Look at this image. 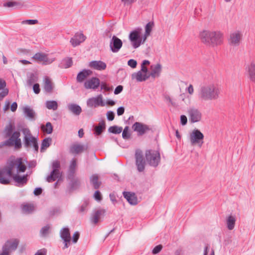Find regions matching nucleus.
Returning <instances> with one entry per match:
<instances>
[{
  "instance_id": "1",
  "label": "nucleus",
  "mask_w": 255,
  "mask_h": 255,
  "mask_svg": "<svg viewBox=\"0 0 255 255\" xmlns=\"http://www.w3.org/2000/svg\"><path fill=\"white\" fill-rule=\"evenodd\" d=\"M199 38L202 43L213 47L221 45L224 41V34L220 31L203 30L200 32Z\"/></svg>"
},
{
  "instance_id": "2",
  "label": "nucleus",
  "mask_w": 255,
  "mask_h": 255,
  "mask_svg": "<svg viewBox=\"0 0 255 255\" xmlns=\"http://www.w3.org/2000/svg\"><path fill=\"white\" fill-rule=\"evenodd\" d=\"M220 93L219 87L216 85L205 84L200 87L198 98L201 101L215 100L219 98Z\"/></svg>"
},
{
  "instance_id": "3",
  "label": "nucleus",
  "mask_w": 255,
  "mask_h": 255,
  "mask_svg": "<svg viewBox=\"0 0 255 255\" xmlns=\"http://www.w3.org/2000/svg\"><path fill=\"white\" fill-rule=\"evenodd\" d=\"M11 165L7 161L6 165L0 168V183L7 185L10 183L13 176V170Z\"/></svg>"
},
{
  "instance_id": "4",
  "label": "nucleus",
  "mask_w": 255,
  "mask_h": 255,
  "mask_svg": "<svg viewBox=\"0 0 255 255\" xmlns=\"http://www.w3.org/2000/svg\"><path fill=\"white\" fill-rule=\"evenodd\" d=\"M145 156L148 164L152 167H157L160 162V155L158 151L148 149L145 151Z\"/></svg>"
},
{
  "instance_id": "5",
  "label": "nucleus",
  "mask_w": 255,
  "mask_h": 255,
  "mask_svg": "<svg viewBox=\"0 0 255 255\" xmlns=\"http://www.w3.org/2000/svg\"><path fill=\"white\" fill-rule=\"evenodd\" d=\"M142 30L141 27H137L131 31L129 34V39L134 49L138 48L142 43V38L141 37Z\"/></svg>"
},
{
  "instance_id": "6",
  "label": "nucleus",
  "mask_w": 255,
  "mask_h": 255,
  "mask_svg": "<svg viewBox=\"0 0 255 255\" xmlns=\"http://www.w3.org/2000/svg\"><path fill=\"white\" fill-rule=\"evenodd\" d=\"M19 243V241L17 239L7 240L2 246V252L0 253V255H9V252L16 250Z\"/></svg>"
},
{
  "instance_id": "7",
  "label": "nucleus",
  "mask_w": 255,
  "mask_h": 255,
  "mask_svg": "<svg viewBox=\"0 0 255 255\" xmlns=\"http://www.w3.org/2000/svg\"><path fill=\"white\" fill-rule=\"evenodd\" d=\"M204 134L199 129H194L190 134L191 145H197L199 147H201L204 143Z\"/></svg>"
},
{
  "instance_id": "8",
  "label": "nucleus",
  "mask_w": 255,
  "mask_h": 255,
  "mask_svg": "<svg viewBox=\"0 0 255 255\" xmlns=\"http://www.w3.org/2000/svg\"><path fill=\"white\" fill-rule=\"evenodd\" d=\"M9 165H12V169L14 171L15 168L17 169V173L18 172H24L26 169V167L23 162L22 158L21 157L16 159H10L7 160Z\"/></svg>"
},
{
  "instance_id": "9",
  "label": "nucleus",
  "mask_w": 255,
  "mask_h": 255,
  "mask_svg": "<svg viewBox=\"0 0 255 255\" xmlns=\"http://www.w3.org/2000/svg\"><path fill=\"white\" fill-rule=\"evenodd\" d=\"M135 165L138 172H141L144 170L146 164L142 152L140 150H136L135 153Z\"/></svg>"
},
{
  "instance_id": "10",
  "label": "nucleus",
  "mask_w": 255,
  "mask_h": 255,
  "mask_svg": "<svg viewBox=\"0 0 255 255\" xmlns=\"http://www.w3.org/2000/svg\"><path fill=\"white\" fill-rule=\"evenodd\" d=\"M22 132L24 135L23 138L24 145L25 147H30L37 140L36 137H34L28 128H23Z\"/></svg>"
},
{
  "instance_id": "11",
  "label": "nucleus",
  "mask_w": 255,
  "mask_h": 255,
  "mask_svg": "<svg viewBox=\"0 0 255 255\" xmlns=\"http://www.w3.org/2000/svg\"><path fill=\"white\" fill-rule=\"evenodd\" d=\"M189 121L191 123L199 122L202 118V113L197 109L190 108L188 110Z\"/></svg>"
},
{
  "instance_id": "12",
  "label": "nucleus",
  "mask_w": 255,
  "mask_h": 255,
  "mask_svg": "<svg viewBox=\"0 0 255 255\" xmlns=\"http://www.w3.org/2000/svg\"><path fill=\"white\" fill-rule=\"evenodd\" d=\"M87 106L90 108L104 106L105 103L103 100V96L101 94L96 97H93L88 99L87 101Z\"/></svg>"
},
{
  "instance_id": "13",
  "label": "nucleus",
  "mask_w": 255,
  "mask_h": 255,
  "mask_svg": "<svg viewBox=\"0 0 255 255\" xmlns=\"http://www.w3.org/2000/svg\"><path fill=\"white\" fill-rule=\"evenodd\" d=\"M122 45V41L116 36L114 35L110 42V50L114 53L118 52Z\"/></svg>"
},
{
  "instance_id": "14",
  "label": "nucleus",
  "mask_w": 255,
  "mask_h": 255,
  "mask_svg": "<svg viewBox=\"0 0 255 255\" xmlns=\"http://www.w3.org/2000/svg\"><path fill=\"white\" fill-rule=\"evenodd\" d=\"M88 146L78 143L71 144L69 147V152L72 154H79L86 150Z\"/></svg>"
},
{
  "instance_id": "15",
  "label": "nucleus",
  "mask_w": 255,
  "mask_h": 255,
  "mask_svg": "<svg viewBox=\"0 0 255 255\" xmlns=\"http://www.w3.org/2000/svg\"><path fill=\"white\" fill-rule=\"evenodd\" d=\"M100 85V79L97 77H92L86 80L84 83V87L86 89L96 90Z\"/></svg>"
},
{
  "instance_id": "16",
  "label": "nucleus",
  "mask_w": 255,
  "mask_h": 255,
  "mask_svg": "<svg viewBox=\"0 0 255 255\" xmlns=\"http://www.w3.org/2000/svg\"><path fill=\"white\" fill-rule=\"evenodd\" d=\"M242 37V35L239 31L231 33L229 39L230 44L235 46L239 45Z\"/></svg>"
},
{
  "instance_id": "17",
  "label": "nucleus",
  "mask_w": 255,
  "mask_h": 255,
  "mask_svg": "<svg viewBox=\"0 0 255 255\" xmlns=\"http://www.w3.org/2000/svg\"><path fill=\"white\" fill-rule=\"evenodd\" d=\"M33 58L40 62H43V64L48 65L55 61V58L49 59L47 55L42 53H37L34 55Z\"/></svg>"
},
{
  "instance_id": "18",
  "label": "nucleus",
  "mask_w": 255,
  "mask_h": 255,
  "mask_svg": "<svg viewBox=\"0 0 255 255\" xmlns=\"http://www.w3.org/2000/svg\"><path fill=\"white\" fill-rule=\"evenodd\" d=\"M246 71L250 81L255 83V63L252 61L248 65L246 68Z\"/></svg>"
},
{
  "instance_id": "19",
  "label": "nucleus",
  "mask_w": 255,
  "mask_h": 255,
  "mask_svg": "<svg viewBox=\"0 0 255 255\" xmlns=\"http://www.w3.org/2000/svg\"><path fill=\"white\" fill-rule=\"evenodd\" d=\"M132 128L134 131L137 132L138 135H139L144 134L147 130H149V128L148 126L139 122H135L133 125Z\"/></svg>"
},
{
  "instance_id": "20",
  "label": "nucleus",
  "mask_w": 255,
  "mask_h": 255,
  "mask_svg": "<svg viewBox=\"0 0 255 255\" xmlns=\"http://www.w3.org/2000/svg\"><path fill=\"white\" fill-rule=\"evenodd\" d=\"M20 136V132L15 131L13 132L12 136L9 138L11 139L10 142L12 143V146L14 145L16 149H19L21 147V139L19 138Z\"/></svg>"
},
{
  "instance_id": "21",
  "label": "nucleus",
  "mask_w": 255,
  "mask_h": 255,
  "mask_svg": "<svg viewBox=\"0 0 255 255\" xmlns=\"http://www.w3.org/2000/svg\"><path fill=\"white\" fill-rule=\"evenodd\" d=\"M89 66L95 70L102 71L106 69L107 64L102 61H92L89 63Z\"/></svg>"
},
{
  "instance_id": "22",
  "label": "nucleus",
  "mask_w": 255,
  "mask_h": 255,
  "mask_svg": "<svg viewBox=\"0 0 255 255\" xmlns=\"http://www.w3.org/2000/svg\"><path fill=\"white\" fill-rule=\"evenodd\" d=\"M86 36L83 33H76L70 40V42L73 46L75 47L84 42L86 39Z\"/></svg>"
},
{
  "instance_id": "23",
  "label": "nucleus",
  "mask_w": 255,
  "mask_h": 255,
  "mask_svg": "<svg viewBox=\"0 0 255 255\" xmlns=\"http://www.w3.org/2000/svg\"><path fill=\"white\" fill-rule=\"evenodd\" d=\"M123 195L130 204L134 205L137 204V199L134 193L124 191Z\"/></svg>"
},
{
  "instance_id": "24",
  "label": "nucleus",
  "mask_w": 255,
  "mask_h": 255,
  "mask_svg": "<svg viewBox=\"0 0 255 255\" xmlns=\"http://www.w3.org/2000/svg\"><path fill=\"white\" fill-rule=\"evenodd\" d=\"M106 212L104 209H98L95 210L92 215L91 221L94 224H96L99 222L100 218L104 216Z\"/></svg>"
},
{
  "instance_id": "25",
  "label": "nucleus",
  "mask_w": 255,
  "mask_h": 255,
  "mask_svg": "<svg viewBox=\"0 0 255 255\" xmlns=\"http://www.w3.org/2000/svg\"><path fill=\"white\" fill-rule=\"evenodd\" d=\"M12 179L16 183V185L17 186H22L25 185L27 182L26 175L21 176L17 173L13 174Z\"/></svg>"
},
{
  "instance_id": "26",
  "label": "nucleus",
  "mask_w": 255,
  "mask_h": 255,
  "mask_svg": "<svg viewBox=\"0 0 255 255\" xmlns=\"http://www.w3.org/2000/svg\"><path fill=\"white\" fill-rule=\"evenodd\" d=\"M151 72L148 74L149 77H151L153 78L158 77L161 72V65L160 64H157L155 65L151 66Z\"/></svg>"
},
{
  "instance_id": "27",
  "label": "nucleus",
  "mask_w": 255,
  "mask_h": 255,
  "mask_svg": "<svg viewBox=\"0 0 255 255\" xmlns=\"http://www.w3.org/2000/svg\"><path fill=\"white\" fill-rule=\"evenodd\" d=\"M92 74V71L90 70L84 69L80 71L77 75L76 80L77 82L82 83L88 76Z\"/></svg>"
},
{
  "instance_id": "28",
  "label": "nucleus",
  "mask_w": 255,
  "mask_h": 255,
  "mask_svg": "<svg viewBox=\"0 0 255 255\" xmlns=\"http://www.w3.org/2000/svg\"><path fill=\"white\" fill-rule=\"evenodd\" d=\"M132 79H135L138 82L145 81L149 78L148 74H144L141 71H138L137 72L134 73L131 75Z\"/></svg>"
},
{
  "instance_id": "29",
  "label": "nucleus",
  "mask_w": 255,
  "mask_h": 255,
  "mask_svg": "<svg viewBox=\"0 0 255 255\" xmlns=\"http://www.w3.org/2000/svg\"><path fill=\"white\" fill-rule=\"evenodd\" d=\"M44 89L48 93H51L53 91V84L51 79L47 76L44 78Z\"/></svg>"
},
{
  "instance_id": "30",
  "label": "nucleus",
  "mask_w": 255,
  "mask_h": 255,
  "mask_svg": "<svg viewBox=\"0 0 255 255\" xmlns=\"http://www.w3.org/2000/svg\"><path fill=\"white\" fill-rule=\"evenodd\" d=\"M68 108L71 112L76 116H79L82 112V109L80 106L75 104L68 105Z\"/></svg>"
},
{
  "instance_id": "31",
  "label": "nucleus",
  "mask_w": 255,
  "mask_h": 255,
  "mask_svg": "<svg viewBox=\"0 0 255 255\" xmlns=\"http://www.w3.org/2000/svg\"><path fill=\"white\" fill-rule=\"evenodd\" d=\"M106 124L104 121L100 122L98 125L94 128V133L97 135H100L105 129Z\"/></svg>"
},
{
  "instance_id": "32",
  "label": "nucleus",
  "mask_w": 255,
  "mask_h": 255,
  "mask_svg": "<svg viewBox=\"0 0 255 255\" xmlns=\"http://www.w3.org/2000/svg\"><path fill=\"white\" fill-rule=\"evenodd\" d=\"M90 182L95 189L99 188L101 182L99 181V176L97 174H93L90 177Z\"/></svg>"
},
{
  "instance_id": "33",
  "label": "nucleus",
  "mask_w": 255,
  "mask_h": 255,
  "mask_svg": "<svg viewBox=\"0 0 255 255\" xmlns=\"http://www.w3.org/2000/svg\"><path fill=\"white\" fill-rule=\"evenodd\" d=\"M60 174V171L56 170L55 169H52L50 174L48 175L46 178V181L48 182H52L55 181L58 177Z\"/></svg>"
},
{
  "instance_id": "34",
  "label": "nucleus",
  "mask_w": 255,
  "mask_h": 255,
  "mask_svg": "<svg viewBox=\"0 0 255 255\" xmlns=\"http://www.w3.org/2000/svg\"><path fill=\"white\" fill-rule=\"evenodd\" d=\"M71 180L69 183L70 189L71 190L77 189L80 186V181L78 178H74L72 176Z\"/></svg>"
},
{
  "instance_id": "35",
  "label": "nucleus",
  "mask_w": 255,
  "mask_h": 255,
  "mask_svg": "<svg viewBox=\"0 0 255 255\" xmlns=\"http://www.w3.org/2000/svg\"><path fill=\"white\" fill-rule=\"evenodd\" d=\"M236 218L234 216L230 215L227 218L226 224L227 227L229 230H232L235 228L236 223Z\"/></svg>"
},
{
  "instance_id": "36",
  "label": "nucleus",
  "mask_w": 255,
  "mask_h": 255,
  "mask_svg": "<svg viewBox=\"0 0 255 255\" xmlns=\"http://www.w3.org/2000/svg\"><path fill=\"white\" fill-rule=\"evenodd\" d=\"M60 237L62 239L66 242L71 240V236L69 229L68 228H64L60 231Z\"/></svg>"
},
{
  "instance_id": "37",
  "label": "nucleus",
  "mask_w": 255,
  "mask_h": 255,
  "mask_svg": "<svg viewBox=\"0 0 255 255\" xmlns=\"http://www.w3.org/2000/svg\"><path fill=\"white\" fill-rule=\"evenodd\" d=\"M14 126L11 124L9 123L8 125H7L4 129V137H10L13 134V130L14 129Z\"/></svg>"
},
{
  "instance_id": "38",
  "label": "nucleus",
  "mask_w": 255,
  "mask_h": 255,
  "mask_svg": "<svg viewBox=\"0 0 255 255\" xmlns=\"http://www.w3.org/2000/svg\"><path fill=\"white\" fill-rule=\"evenodd\" d=\"M73 64L71 58H66L62 60L61 63L59 65V67L61 68H68L70 67Z\"/></svg>"
},
{
  "instance_id": "39",
  "label": "nucleus",
  "mask_w": 255,
  "mask_h": 255,
  "mask_svg": "<svg viewBox=\"0 0 255 255\" xmlns=\"http://www.w3.org/2000/svg\"><path fill=\"white\" fill-rule=\"evenodd\" d=\"M77 166V160L75 158H73L71 161L70 165L69 168V178H71V176H74V174L75 172V168Z\"/></svg>"
},
{
  "instance_id": "40",
  "label": "nucleus",
  "mask_w": 255,
  "mask_h": 255,
  "mask_svg": "<svg viewBox=\"0 0 255 255\" xmlns=\"http://www.w3.org/2000/svg\"><path fill=\"white\" fill-rule=\"evenodd\" d=\"M52 142V138L50 137H47L44 138L41 143V152H43L47 147H49Z\"/></svg>"
},
{
  "instance_id": "41",
  "label": "nucleus",
  "mask_w": 255,
  "mask_h": 255,
  "mask_svg": "<svg viewBox=\"0 0 255 255\" xmlns=\"http://www.w3.org/2000/svg\"><path fill=\"white\" fill-rule=\"evenodd\" d=\"M46 107L49 110H53L55 111L58 108V104L55 101H47L46 102Z\"/></svg>"
},
{
  "instance_id": "42",
  "label": "nucleus",
  "mask_w": 255,
  "mask_h": 255,
  "mask_svg": "<svg viewBox=\"0 0 255 255\" xmlns=\"http://www.w3.org/2000/svg\"><path fill=\"white\" fill-rule=\"evenodd\" d=\"M51 227L49 225H47L42 227L40 231V236L42 237H46L50 233Z\"/></svg>"
},
{
  "instance_id": "43",
  "label": "nucleus",
  "mask_w": 255,
  "mask_h": 255,
  "mask_svg": "<svg viewBox=\"0 0 255 255\" xmlns=\"http://www.w3.org/2000/svg\"><path fill=\"white\" fill-rule=\"evenodd\" d=\"M123 130V128L117 126L110 127L108 129V131L114 134L120 133Z\"/></svg>"
},
{
  "instance_id": "44",
  "label": "nucleus",
  "mask_w": 255,
  "mask_h": 255,
  "mask_svg": "<svg viewBox=\"0 0 255 255\" xmlns=\"http://www.w3.org/2000/svg\"><path fill=\"white\" fill-rule=\"evenodd\" d=\"M34 209L33 205L30 204L23 205L22 207V211L25 213H30L34 210Z\"/></svg>"
},
{
  "instance_id": "45",
  "label": "nucleus",
  "mask_w": 255,
  "mask_h": 255,
  "mask_svg": "<svg viewBox=\"0 0 255 255\" xmlns=\"http://www.w3.org/2000/svg\"><path fill=\"white\" fill-rule=\"evenodd\" d=\"M41 128L45 132L48 134H50L53 131V126L50 122H47L46 124L45 127L42 126Z\"/></svg>"
},
{
  "instance_id": "46",
  "label": "nucleus",
  "mask_w": 255,
  "mask_h": 255,
  "mask_svg": "<svg viewBox=\"0 0 255 255\" xmlns=\"http://www.w3.org/2000/svg\"><path fill=\"white\" fill-rule=\"evenodd\" d=\"M24 113L27 117L30 119H33L35 116V113L33 110L29 107H26L23 109Z\"/></svg>"
},
{
  "instance_id": "47",
  "label": "nucleus",
  "mask_w": 255,
  "mask_h": 255,
  "mask_svg": "<svg viewBox=\"0 0 255 255\" xmlns=\"http://www.w3.org/2000/svg\"><path fill=\"white\" fill-rule=\"evenodd\" d=\"M3 6L7 7H16L20 5V3L17 1H9L3 3Z\"/></svg>"
},
{
  "instance_id": "48",
  "label": "nucleus",
  "mask_w": 255,
  "mask_h": 255,
  "mask_svg": "<svg viewBox=\"0 0 255 255\" xmlns=\"http://www.w3.org/2000/svg\"><path fill=\"white\" fill-rule=\"evenodd\" d=\"M154 25V23L153 22H148L145 27V33H146V35H149L150 34V32L152 31V29L153 27V26Z\"/></svg>"
},
{
  "instance_id": "49",
  "label": "nucleus",
  "mask_w": 255,
  "mask_h": 255,
  "mask_svg": "<svg viewBox=\"0 0 255 255\" xmlns=\"http://www.w3.org/2000/svg\"><path fill=\"white\" fill-rule=\"evenodd\" d=\"M37 80V77L34 75V74L32 73L30 74L29 78L27 81V84L31 86L33 84H34Z\"/></svg>"
},
{
  "instance_id": "50",
  "label": "nucleus",
  "mask_w": 255,
  "mask_h": 255,
  "mask_svg": "<svg viewBox=\"0 0 255 255\" xmlns=\"http://www.w3.org/2000/svg\"><path fill=\"white\" fill-rule=\"evenodd\" d=\"M128 127L126 126L123 130L122 136L125 139H128L130 137V134L128 132Z\"/></svg>"
},
{
  "instance_id": "51",
  "label": "nucleus",
  "mask_w": 255,
  "mask_h": 255,
  "mask_svg": "<svg viewBox=\"0 0 255 255\" xmlns=\"http://www.w3.org/2000/svg\"><path fill=\"white\" fill-rule=\"evenodd\" d=\"M11 139L8 138L4 141L1 142L0 143V148H2L4 146H11L12 143L10 142Z\"/></svg>"
},
{
  "instance_id": "52",
  "label": "nucleus",
  "mask_w": 255,
  "mask_h": 255,
  "mask_svg": "<svg viewBox=\"0 0 255 255\" xmlns=\"http://www.w3.org/2000/svg\"><path fill=\"white\" fill-rule=\"evenodd\" d=\"M52 169H55L56 170H59L60 167V163L58 160H55L53 162L52 165Z\"/></svg>"
},
{
  "instance_id": "53",
  "label": "nucleus",
  "mask_w": 255,
  "mask_h": 255,
  "mask_svg": "<svg viewBox=\"0 0 255 255\" xmlns=\"http://www.w3.org/2000/svg\"><path fill=\"white\" fill-rule=\"evenodd\" d=\"M162 249V246L159 245L155 246L152 250V253L153 254H157L159 253Z\"/></svg>"
},
{
  "instance_id": "54",
  "label": "nucleus",
  "mask_w": 255,
  "mask_h": 255,
  "mask_svg": "<svg viewBox=\"0 0 255 255\" xmlns=\"http://www.w3.org/2000/svg\"><path fill=\"white\" fill-rule=\"evenodd\" d=\"M107 117L108 120L112 121L114 120L115 118V113L113 111H108L107 113Z\"/></svg>"
},
{
  "instance_id": "55",
  "label": "nucleus",
  "mask_w": 255,
  "mask_h": 255,
  "mask_svg": "<svg viewBox=\"0 0 255 255\" xmlns=\"http://www.w3.org/2000/svg\"><path fill=\"white\" fill-rule=\"evenodd\" d=\"M95 199L97 201H100L102 199V195L100 192L98 190L96 191L94 195Z\"/></svg>"
},
{
  "instance_id": "56",
  "label": "nucleus",
  "mask_w": 255,
  "mask_h": 255,
  "mask_svg": "<svg viewBox=\"0 0 255 255\" xmlns=\"http://www.w3.org/2000/svg\"><path fill=\"white\" fill-rule=\"evenodd\" d=\"M23 24H28L29 25H33L38 23V20L36 19H28L26 20L23 21L22 22Z\"/></svg>"
},
{
  "instance_id": "57",
  "label": "nucleus",
  "mask_w": 255,
  "mask_h": 255,
  "mask_svg": "<svg viewBox=\"0 0 255 255\" xmlns=\"http://www.w3.org/2000/svg\"><path fill=\"white\" fill-rule=\"evenodd\" d=\"M128 64L130 67L134 68L136 67L137 62L134 59H130L128 61Z\"/></svg>"
},
{
  "instance_id": "58",
  "label": "nucleus",
  "mask_w": 255,
  "mask_h": 255,
  "mask_svg": "<svg viewBox=\"0 0 255 255\" xmlns=\"http://www.w3.org/2000/svg\"><path fill=\"white\" fill-rule=\"evenodd\" d=\"M80 237V233L78 232H76L74 234L72 237V242L73 243H76L79 238Z\"/></svg>"
},
{
  "instance_id": "59",
  "label": "nucleus",
  "mask_w": 255,
  "mask_h": 255,
  "mask_svg": "<svg viewBox=\"0 0 255 255\" xmlns=\"http://www.w3.org/2000/svg\"><path fill=\"white\" fill-rule=\"evenodd\" d=\"M88 206V202L87 201H85L82 205L80 206L79 208V212L82 213L86 210V208Z\"/></svg>"
},
{
  "instance_id": "60",
  "label": "nucleus",
  "mask_w": 255,
  "mask_h": 255,
  "mask_svg": "<svg viewBox=\"0 0 255 255\" xmlns=\"http://www.w3.org/2000/svg\"><path fill=\"white\" fill-rule=\"evenodd\" d=\"M33 91L36 94H38L40 93V87H39V85L37 83H36V84H34L33 86Z\"/></svg>"
},
{
  "instance_id": "61",
  "label": "nucleus",
  "mask_w": 255,
  "mask_h": 255,
  "mask_svg": "<svg viewBox=\"0 0 255 255\" xmlns=\"http://www.w3.org/2000/svg\"><path fill=\"white\" fill-rule=\"evenodd\" d=\"M8 90L6 89L4 90L3 91H1L0 93V101L2 100L3 98H4L6 96L8 95Z\"/></svg>"
},
{
  "instance_id": "62",
  "label": "nucleus",
  "mask_w": 255,
  "mask_h": 255,
  "mask_svg": "<svg viewBox=\"0 0 255 255\" xmlns=\"http://www.w3.org/2000/svg\"><path fill=\"white\" fill-rule=\"evenodd\" d=\"M5 81L4 80L0 78V91L2 90V91H3L4 90L6 89V88H5Z\"/></svg>"
},
{
  "instance_id": "63",
  "label": "nucleus",
  "mask_w": 255,
  "mask_h": 255,
  "mask_svg": "<svg viewBox=\"0 0 255 255\" xmlns=\"http://www.w3.org/2000/svg\"><path fill=\"white\" fill-rule=\"evenodd\" d=\"M123 90V86L122 85H119L116 88V89L114 91V94L115 95H118V94H120V93H121Z\"/></svg>"
},
{
  "instance_id": "64",
  "label": "nucleus",
  "mask_w": 255,
  "mask_h": 255,
  "mask_svg": "<svg viewBox=\"0 0 255 255\" xmlns=\"http://www.w3.org/2000/svg\"><path fill=\"white\" fill-rule=\"evenodd\" d=\"M101 89L105 90L106 91H110L111 90L109 87L108 86L107 84L104 82H102L101 84Z\"/></svg>"
}]
</instances>
